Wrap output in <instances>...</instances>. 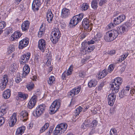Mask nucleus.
Instances as JSON below:
<instances>
[{
  "instance_id": "obj_1",
  "label": "nucleus",
  "mask_w": 135,
  "mask_h": 135,
  "mask_svg": "<svg viewBox=\"0 0 135 135\" xmlns=\"http://www.w3.org/2000/svg\"><path fill=\"white\" fill-rule=\"evenodd\" d=\"M122 82V79L120 77L116 78L110 83L111 87L113 93H116L119 91V86Z\"/></svg>"
},
{
  "instance_id": "obj_39",
  "label": "nucleus",
  "mask_w": 135,
  "mask_h": 135,
  "mask_svg": "<svg viewBox=\"0 0 135 135\" xmlns=\"http://www.w3.org/2000/svg\"><path fill=\"white\" fill-rule=\"evenodd\" d=\"M55 81V78L54 76H51L48 80V83L49 84L51 85L52 84L54 83Z\"/></svg>"
},
{
  "instance_id": "obj_40",
  "label": "nucleus",
  "mask_w": 135,
  "mask_h": 135,
  "mask_svg": "<svg viewBox=\"0 0 135 135\" xmlns=\"http://www.w3.org/2000/svg\"><path fill=\"white\" fill-rule=\"evenodd\" d=\"M128 94L125 92L124 90H122L121 92L119 93V97L120 98H122L124 97L125 96L127 95Z\"/></svg>"
},
{
  "instance_id": "obj_56",
  "label": "nucleus",
  "mask_w": 135,
  "mask_h": 135,
  "mask_svg": "<svg viewBox=\"0 0 135 135\" xmlns=\"http://www.w3.org/2000/svg\"><path fill=\"white\" fill-rule=\"evenodd\" d=\"M44 33V32L43 31H39L38 34V36L39 37H41Z\"/></svg>"
},
{
  "instance_id": "obj_14",
  "label": "nucleus",
  "mask_w": 135,
  "mask_h": 135,
  "mask_svg": "<svg viewBox=\"0 0 135 135\" xmlns=\"http://www.w3.org/2000/svg\"><path fill=\"white\" fill-rule=\"evenodd\" d=\"M16 114L14 113L12 116L10 117V120L9 121V126L11 127L13 126L17 121Z\"/></svg>"
},
{
  "instance_id": "obj_8",
  "label": "nucleus",
  "mask_w": 135,
  "mask_h": 135,
  "mask_svg": "<svg viewBox=\"0 0 135 135\" xmlns=\"http://www.w3.org/2000/svg\"><path fill=\"white\" fill-rule=\"evenodd\" d=\"M30 54V52H28L22 55L20 59H21L20 64H24L27 62L29 59Z\"/></svg>"
},
{
  "instance_id": "obj_33",
  "label": "nucleus",
  "mask_w": 135,
  "mask_h": 135,
  "mask_svg": "<svg viewBox=\"0 0 135 135\" xmlns=\"http://www.w3.org/2000/svg\"><path fill=\"white\" fill-rule=\"evenodd\" d=\"M18 97L23 100H25L28 97V95L26 94L19 92L18 94Z\"/></svg>"
},
{
  "instance_id": "obj_35",
  "label": "nucleus",
  "mask_w": 135,
  "mask_h": 135,
  "mask_svg": "<svg viewBox=\"0 0 135 135\" xmlns=\"http://www.w3.org/2000/svg\"><path fill=\"white\" fill-rule=\"evenodd\" d=\"M62 133V132H61V131L60 129L59 128L57 127V126H56L55 129L54 130L53 132L54 135H59Z\"/></svg>"
},
{
  "instance_id": "obj_3",
  "label": "nucleus",
  "mask_w": 135,
  "mask_h": 135,
  "mask_svg": "<svg viewBox=\"0 0 135 135\" xmlns=\"http://www.w3.org/2000/svg\"><path fill=\"white\" fill-rule=\"evenodd\" d=\"M83 13L79 14L74 16L70 20L69 23L70 27L73 28L80 22L83 18Z\"/></svg>"
},
{
  "instance_id": "obj_21",
  "label": "nucleus",
  "mask_w": 135,
  "mask_h": 135,
  "mask_svg": "<svg viewBox=\"0 0 135 135\" xmlns=\"http://www.w3.org/2000/svg\"><path fill=\"white\" fill-rule=\"evenodd\" d=\"M30 23L28 21H25L22 23L21 26L22 30L25 31H27L29 27Z\"/></svg>"
},
{
  "instance_id": "obj_11",
  "label": "nucleus",
  "mask_w": 135,
  "mask_h": 135,
  "mask_svg": "<svg viewBox=\"0 0 135 135\" xmlns=\"http://www.w3.org/2000/svg\"><path fill=\"white\" fill-rule=\"evenodd\" d=\"M125 19L126 16L125 15H121L114 20V23L115 25L119 24L123 21Z\"/></svg>"
},
{
  "instance_id": "obj_47",
  "label": "nucleus",
  "mask_w": 135,
  "mask_h": 135,
  "mask_svg": "<svg viewBox=\"0 0 135 135\" xmlns=\"http://www.w3.org/2000/svg\"><path fill=\"white\" fill-rule=\"evenodd\" d=\"M129 53L128 52H127L125 54H124L121 56L120 58L122 60H124L127 57Z\"/></svg>"
},
{
  "instance_id": "obj_38",
  "label": "nucleus",
  "mask_w": 135,
  "mask_h": 135,
  "mask_svg": "<svg viewBox=\"0 0 135 135\" xmlns=\"http://www.w3.org/2000/svg\"><path fill=\"white\" fill-rule=\"evenodd\" d=\"M98 124V121L96 120H94L92 121L90 125V128H91L92 130L94 129Z\"/></svg>"
},
{
  "instance_id": "obj_13",
  "label": "nucleus",
  "mask_w": 135,
  "mask_h": 135,
  "mask_svg": "<svg viewBox=\"0 0 135 135\" xmlns=\"http://www.w3.org/2000/svg\"><path fill=\"white\" fill-rule=\"evenodd\" d=\"M70 15V10L66 8H65L62 10L61 17L63 18H66L69 16Z\"/></svg>"
},
{
  "instance_id": "obj_24",
  "label": "nucleus",
  "mask_w": 135,
  "mask_h": 135,
  "mask_svg": "<svg viewBox=\"0 0 135 135\" xmlns=\"http://www.w3.org/2000/svg\"><path fill=\"white\" fill-rule=\"evenodd\" d=\"M53 17V15L51 11H49L47 12L46 19L49 23L51 22Z\"/></svg>"
},
{
  "instance_id": "obj_48",
  "label": "nucleus",
  "mask_w": 135,
  "mask_h": 135,
  "mask_svg": "<svg viewBox=\"0 0 135 135\" xmlns=\"http://www.w3.org/2000/svg\"><path fill=\"white\" fill-rule=\"evenodd\" d=\"M12 28L9 27L7 28L6 32L7 34L8 35L10 33H12Z\"/></svg>"
},
{
  "instance_id": "obj_59",
  "label": "nucleus",
  "mask_w": 135,
  "mask_h": 135,
  "mask_svg": "<svg viewBox=\"0 0 135 135\" xmlns=\"http://www.w3.org/2000/svg\"><path fill=\"white\" fill-rule=\"evenodd\" d=\"M108 27L109 28L111 29L113 28L114 27V25L112 23H111L108 25Z\"/></svg>"
},
{
  "instance_id": "obj_27",
  "label": "nucleus",
  "mask_w": 135,
  "mask_h": 135,
  "mask_svg": "<svg viewBox=\"0 0 135 135\" xmlns=\"http://www.w3.org/2000/svg\"><path fill=\"white\" fill-rule=\"evenodd\" d=\"M82 24L85 29H87L89 28V25L88 20L87 18L84 19L82 22Z\"/></svg>"
},
{
  "instance_id": "obj_60",
  "label": "nucleus",
  "mask_w": 135,
  "mask_h": 135,
  "mask_svg": "<svg viewBox=\"0 0 135 135\" xmlns=\"http://www.w3.org/2000/svg\"><path fill=\"white\" fill-rule=\"evenodd\" d=\"M94 41L93 40H90L87 43L88 44H94Z\"/></svg>"
},
{
  "instance_id": "obj_19",
  "label": "nucleus",
  "mask_w": 135,
  "mask_h": 135,
  "mask_svg": "<svg viewBox=\"0 0 135 135\" xmlns=\"http://www.w3.org/2000/svg\"><path fill=\"white\" fill-rule=\"evenodd\" d=\"M29 42L27 40L23 39L21 40L19 42V47L20 49H22L23 48L27 46Z\"/></svg>"
},
{
  "instance_id": "obj_50",
  "label": "nucleus",
  "mask_w": 135,
  "mask_h": 135,
  "mask_svg": "<svg viewBox=\"0 0 135 135\" xmlns=\"http://www.w3.org/2000/svg\"><path fill=\"white\" fill-rule=\"evenodd\" d=\"M104 86V83L103 82L101 83L100 85L98 86L97 89L99 90L100 91L102 89L103 87Z\"/></svg>"
},
{
  "instance_id": "obj_61",
  "label": "nucleus",
  "mask_w": 135,
  "mask_h": 135,
  "mask_svg": "<svg viewBox=\"0 0 135 135\" xmlns=\"http://www.w3.org/2000/svg\"><path fill=\"white\" fill-rule=\"evenodd\" d=\"M54 128V127L53 126L51 127H50V129L48 131H49L50 132V133H51L52 132V131L53 129Z\"/></svg>"
},
{
  "instance_id": "obj_46",
  "label": "nucleus",
  "mask_w": 135,
  "mask_h": 135,
  "mask_svg": "<svg viewBox=\"0 0 135 135\" xmlns=\"http://www.w3.org/2000/svg\"><path fill=\"white\" fill-rule=\"evenodd\" d=\"M8 53H12L14 50V48L13 46L11 45L9 46V47L8 48Z\"/></svg>"
},
{
  "instance_id": "obj_29",
  "label": "nucleus",
  "mask_w": 135,
  "mask_h": 135,
  "mask_svg": "<svg viewBox=\"0 0 135 135\" xmlns=\"http://www.w3.org/2000/svg\"><path fill=\"white\" fill-rule=\"evenodd\" d=\"M11 95V90L9 89H7L4 91L3 94V97L4 98L8 99L9 98Z\"/></svg>"
},
{
  "instance_id": "obj_22",
  "label": "nucleus",
  "mask_w": 135,
  "mask_h": 135,
  "mask_svg": "<svg viewBox=\"0 0 135 135\" xmlns=\"http://www.w3.org/2000/svg\"><path fill=\"white\" fill-rule=\"evenodd\" d=\"M88 120H85L84 123L82 124L81 128L83 130H86L90 127V124L88 122Z\"/></svg>"
},
{
  "instance_id": "obj_20",
  "label": "nucleus",
  "mask_w": 135,
  "mask_h": 135,
  "mask_svg": "<svg viewBox=\"0 0 135 135\" xmlns=\"http://www.w3.org/2000/svg\"><path fill=\"white\" fill-rule=\"evenodd\" d=\"M23 72L22 74V77L25 78L30 71V68L28 65L26 64L23 69Z\"/></svg>"
},
{
  "instance_id": "obj_37",
  "label": "nucleus",
  "mask_w": 135,
  "mask_h": 135,
  "mask_svg": "<svg viewBox=\"0 0 135 135\" xmlns=\"http://www.w3.org/2000/svg\"><path fill=\"white\" fill-rule=\"evenodd\" d=\"M17 68V66L15 63L11 64L9 68V70L12 72L15 71Z\"/></svg>"
},
{
  "instance_id": "obj_30",
  "label": "nucleus",
  "mask_w": 135,
  "mask_h": 135,
  "mask_svg": "<svg viewBox=\"0 0 135 135\" xmlns=\"http://www.w3.org/2000/svg\"><path fill=\"white\" fill-rule=\"evenodd\" d=\"M108 74V73L107 71V69H105L103 70L102 72L99 73V74L98 78L100 79L103 78L105 77Z\"/></svg>"
},
{
  "instance_id": "obj_10",
  "label": "nucleus",
  "mask_w": 135,
  "mask_h": 135,
  "mask_svg": "<svg viewBox=\"0 0 135 135\" xmlns=\"http://www.w3.org/2000/svg\"><path fill=\"white\" fill-rule=\"evenodd\" d=\"M8 82L7 76V75H3V78L1 79V83L0 84V87L1 89H4L6 87Z\"/></svg>"
},
{
  "instance_id": "obj_42",
  "label": "nucleus",
  "mask_w": 135,
  "mask_h": 135,
  "mask_svg": "<svg viewBox=\"0 0 135 135\" xmlns=\"http://www.w3.org/2000/svg\"><path fill=\"white\" fill-rule=\"evenodd\" d=\"M89 7L87 3H84L81 5V8L83 11H85Z\"/></svg>"
},
{
  "instance_id": "obj_62",
  "label": "nucleus",
  "mask_w": 135,
  "mask_h": 135,
  "mask_svg": "<svg viewBox=\"0 0 135 135\" xmlns=\"http://www.w3.org/2000/svg\"><path fill=\"white\" fill-rule=\"evenodd\" d=\"M115 51L114 50H112L109 52V54L111 55L114 54H115Z\"/></svg>"
},
{
  "instance_id": "obj_15",
  "label": "nucleus",
  "mask_w": 135,
  "mask_h": 135,
  "mask_svg": "<svg viewBox=\"0 0 135 135\" xmlns=\"http://www.w3.org/2000/svg\"><path fill=\"white\" fill-rule=\"evenodd\" d=\"M114 93L109 94L108 97V104L110 106L113 105L115 100L116 95Z\"/></svg>"
},
{
  "instance_id": "obj_6",
  "label": "nucleus",
  "mask_w": 135,
  "mask_h": 135,
  "mask_svg": "<svg viewBox=\"0 0 135 135\" xmlns=\"http://www.w3.org/2000/svg\"><path fill=\"white\" fill-rule=\"evenodd\" d=\"M128 25L127 23L123 24L122 26L117 27L115 29L118 34H122L127 32L128 30Z\"/></svg>"
},
{
  "instance_id": "obj_26",
  "label": "nucleus",
  "mask_w": 135,
  "mask_h": 135,
  "mask_svg": "<svg viewBox=\"0 0 135 135\" xmlns=\"http://www.w3.org/2000/svg\"><path fill=\"white\" fill-rule=\"evenodd\" d=\"M83 108L80 106H79L78 108H77L75 111V114H74V115H75L76 117L78 118L79 117V116L80 113L82 111ZM81 116V115L80 114V116Z\"/></svg>"
},
{
  "instance_id": "obj_31",
  "label": "nucleus",
  "mask_w": 135,
  "mask_h": 135,
  "mask_svg": "<svg viewBox=\"0 0 135 135\" xmlns=\"http://www.w3.org/2000/svg\"><path fill=\"white\" fill-rule=\"evenodd\" d=\"M6 108L4 105L2 106L0 108V117H1L6 113Z\"/></svg>"
},
{
  "instance_id": "obj_57",
  "label": "nucleus",
  "mask_w": 135,
  "mask_h": 135,
  "mask_svg": "<svg viewBox=\"0 0 135 135\" xmlns=\"http://www.w3.org/2000/svg\"><path fill=\"white\" fill-rule=\"evenodd\" d=\"M40 58L39 56L37 55L36 54L35 55V56L34 58V60L36 62H38V59Z\"/></svg>"
},
{
  "instance_id": "obj_9",
  "label": "nucleus",
  "mask_w": 135,
  "mask_h": 135,
  "mask_svg": "<svg viewBox=\"0 0 135 135\" xmlns=\"http://www.w3.org/2000/svg\"><path fill=\"white\" fill-rule=\"evenodd\" d=\"M37 97L36 95H34L30 99L28 103V107L30 109L33 108L36 104Z\"/></svg>"
},
{
  "instance_id": "obj_5",
  "label": "nucleus",
  "mask_w": 135,
  "mask_h": 135,
  "mask_svg": "<svg viewBox=\"0 0 135 135\" xmlns=\"http://www.w3.org/2000/svg\"><path fill=\"white\" fill-rule=\"evenodd\" d=\"M60 105V100L54 101L50 106V110L51 114L55 113L59 109Z\"/></svg>"
},
{
  "instance_id": "obj_52",
  "label": "nucleus",
  "mask_w": 135,
  "mask_h": 135,
  "mask_svg": "<svg viewBox=\"0 0 135 135\" xmlns=\"http://www.w3.org/2000/svg\"><path fill=\"white\" fill-rule=\"evenodd\" d=\"M129 87L126 86L122 90H124L125 92L128 95L129 93Z\"/></svg>"
},
{
  "instance_id": "obj_36",
  "label": "nucleus",
  "mask_w": 135,
  "mask_h": 135,
  "mask_svg": "<svg viewBox=\"0 0 135 135\" xmlns=\"http://www.w3.org/2000/svg\"><path fill=\"white\" fill-rule=\"evenodd\" d=\"M34 86V84L33 82H31L26 85V87L27 89L29 91H31L32 90Z\"/></svg>"
},
{
  "instance_id": "obj_51",
  "label": "nucleus",
  "mask_w": 135,
  "mask_h": 135,
  "mask_svg": "<svg viewBox=\"0 0 135 135\" xmlns=\"http://www.w3.org/2000/svg\"><path fill=\"white\" fill-rule=\"evenodd\" d=\"M4 118L0 117V126H2L4 123Z\"/></svg>"
},
{
  "instance_id": "obj_7",
  "label": "nucleus",
  "mask_w": 135,
  "mask_h": 135,
  "mask_svg": "<svg viewBox=\"0 0 135 135\" xmlns=\"http://www.w3.org/2000/svg\"><path fill=\"white\" fill-rule=\"evenodd\" d=\"M59 32L55 31L53 33V36H52L51 37V40L53 44H56L59 41L60 37V34L59 32V30H58Z\"/></svg>"
},
{
  "instance_id": "obj_45",
  "label": "nucleus",
  "mask_w": 135,
  "mask_h": 135,
  "mask_svg": "<svg viewBox=\"0 0 135 135\" xmlns=\"http://www.w3.org/2000/svg\"><path fill=\"white\" fill-rule=\"evenodd\" d=\"M6 22L3 21H2L0 22V30H2L6 26Z\"/></svg>"
},
{
  "instance_id": "obj_25",
  "label": "nucleus",
  "mask_w": 135,
  "mask_h": 135,
  "mask_svg": "<svg viewBox=\"0 0 135 135\" xmlns=\"http://www.w3.org/2000/svg\"><path fill=\"white\" fill-rule=\"evenodd\" d=\"M57 126L62 133L66 131L67 127V125L66 123H61L57 125Z\"/></svg>"
},
{
  "instance_id": "obj_23",
  "label": "nucleus",
  "mask_w": 135,
  "mask_h": 135,
  "mask_svg": "<svg viewBox=\"0 0 135 135\" xmlns=\"http://www.w3.org/2000/svg\"><path fill=\"white\" fill-rule=\"evenodd\" d=\"M25 129V128L24 126L18 128L16 130V135H22L24 133Z\"/></svg>"
},
{
  "instance_id": "obj_54",
  "label": "nucleus",
  "mask_w": 135,
  "mask_h": 135,
  "mask_svg": "<svg viewBox=\"0 0 135 135\" xmlns=\"http://www.w3.org/2000/svg\"><path fill=\"white\" fill-rule=\"evenodd\" d=\"M22 80V78L21 77H17L15 81L16 83H18L21 81Z\"/></svg>"
},
{
  "instance_id": "obj_28",
  "label": "nucleus",
  "mask_w": 135,
  "mask_h": 135,
  "mask_svg": "<svg viewBox=\"0 0 135 135\" xmlns=\"http://www.w3.org/2000/svg\"><path fill=\"white\" fill-rule=\"evenodd\" d=\"M97 81L95 80L92 79L88 83V85L89 88L92 87H95L97 85Z\"/></svg>"
},
{
  "instance_id": "obj_44",
  "label": "nucleus",
  "mask_w": 135,
  "mask_h": 135,
  "mask_svg": "<svg viewBox=\"0 0 135 135\" xmlns=\"http://www.w3.org/2000/svg\"><path fill=\"white\" fill-rule=\"evenodd\" d=\"M110 135H117V131L115 129L113 128L111 129L110 132Z\"/></svg>"
},
{
  "instance_id": "obj_18",
  "label": "nucleus",
  "mask_w": 135,
  "mask_h": 135,
  "mask_svg": "<svg viewBox=\"0 0 135 135\" xmlns=\"http://www.w3.org/2000/svg\"><path fill=\"white\" fill-rule=\"evenodd\" d=\"M21 120L23 122H25L28 119V114L26 111H22L20 113Z\"/></svg>"
},
{
  "instance_id": "obj_2",
  "label": "nucleus",
  "mask_w": 135,
  "mask_h": 135,
  "mask_svg": "<svg viewBox=\"0 0 135 135\" xmlns=\"http://www.w3.org/2000/svg\"><path fill=\"white\" fill-rule=\"evenodd\" d=\"M118 36L117 32L115 29L107 32L105 34L104 39L107 42H110L115 39Z\"/></svg>"
},
{
  "instance_id": "obj_12",
  "label": "nucleus",
  "mask_w": 135,
  "mask_h": 135,
  "mask_svg": "<svg viewBox=\"0 0 135 135\" xmlns=\"http://www.w3.org/2000/svg\"><path fill=\"white\" fill-rule=\"evenodd\" d=\"M41 5L40 0H34L32 4V8L34 11H37Z\"/></svg>"
},
{
  "instance_id": "obj_41",
  "label": "nucleus",
  "mask_w": 135,
  "mask_h": 135,
  "mask_svg": "<svg viewBox=\"0 0 135 135\" xmlns=\"http://www.w3.org/2000/svg\"><path fill=\"white\" fill-rule=\"evenodd\" d=\"M73 68V65H71L70 66L66 73V74L67 75H69L72 74Z\"/></svg>"
},
{
  "instance_id": "obj_55",
  "label": "nucleus",
  "mask_w": 135,
  "mask_h": 135,
  "mask_svg": "<svg viewBox=\"0 0 135 135\" xmlns=\"http://www.w3.org/2000/svg\"><path fill=\"white\" fill-rule=\"evenodd\" d=\"M85 75V72H82L79 73V76L81 77H84Z\"/></svg>"
},
{
  "instance_id": "obj_4",
  "label": "nucleus",
  "mask_w": 135,
  "mask_h": 135,
  "mask_svg": "<svg viewBox=\"0 0 135 135\" xmlns=\"http://www.w3.org/2000/svg\"><path fill=\"white\" fill-rule=\"evenodd\" d=\"M45 106L42 104L38 105L33 111V114L34 116L37 117L42 115L45 110Z\"/></svg>"
},
{
  "instance_id": "obj_34",
  "label": "nucleus",
  "mask_w": 135,
  "mask_h": 135,
  "mask_svg": "<svg viewBox=\"0 0 135 135\" xmlns=\"http://www.w3.org/2000/svg\"><path fill=\"white\" fill-rule=\"evenodd\" d=\"M99 0H93L91 2V6L93 9H96L98 7L97 3Z\"/></svg>"
},
{
  "instance_id": "obj_43",
  "label": "nucleus",
  "mask_w": 135,
  "mask_h": 135,
  "mask_svg": "<svg viewBox=\"0 0 135 135\" xmlns=\"http://www.w3.org/2000/svg\"><path fill=\"white\" fill-rule=\"evenodd\" d=\"M114 68V66L113 65H110L108 67V68L107 69V71L108 73V72L111 73L113 70Z\"/></svg>"
},
{
  "instance_id": "obj_53",
  "label": "nucleus",
  "mask_w": 135,
  "mask_h": 135,
  "mask_svg": "<svg viewBox=\"0 0 135 135\" xmlns=\"http://www.w3.org/2000/svg\"><path fill=\"white\" fill-rule=\"evenodd\" d=\"M95 48V46H90L88 47V52H91L93 51Z\"/></svg>"
},
{
  "instance_id": "obj_17",
  "label": "nucleus",
  "mask_w": 135,
  "mask_h": 135,
  "mask_svg": "<svg viewBox=\"0 0 135 135\" xmlns=\"http://www.w3.org/2000/svg\"><path fill=\"white\" fill-rule=\"evenodd\" d=\"M81 88L78 87L77 88H75L70 91V92L69 93L68 95L70 97H73L75 95L77 94L80 91Z\"/></svg>"
},
{
  "instance_id": "obj_64",
  "label": "nucleus",
  "mask_w": 135,
  "mask_h": 135,
  "mask_svg": "<svg viewBox=\"0 0 135 135\" xmlns=\"http://www.w3.org/2000/svg\"><path fill=\"white\" fill-rule=\"evenodd\" d=\"M45 130H46V129L43 128L42 127L40 130V132L41 133H42Z\"/></svg>"
},
{
  "instance_id": "obj_58",
  "label": "nucleus",
  "mask_w": 135,
  "mask_h": 135,
  "mask_svg": "<svg viewBox=\"0 0 135 135\" xmlns=\"http://www.w3.org/2000/svg\"><path fill=\"white\" fill-rule=\"evenodd\" d=\"M49 123H46L42 127L43 128L46 129L49 126Z\"/></svg>"
},
{
  "instance_id": "obj_49",
  "label": "nucleus",
  "mask_w": 135,
  "mask_h": 135,
  "mask_svg": "<svg viewBox=\"0 0 135 135\" xmlns=\"http://www.w3.org/2000/svg\"><path fill=\"white\" fill-rule=\"evenodd\" d=\"M107 2V0H100L99 2V5L100 6H102L103 4L106 3Z\"/></svg>"
},
{
  "instance_id": "obj_32",
  "label": "nucleus",
  "mask_w": 135,
  "mask_h": 135,
  "mask_svg": "<svg viewBox=\"0 0 135 135\" xmlns=\"http://www.w3.org/2000/svg\"><path fill=\"white\" fill-rule=\"evenodd\" d=\"M22 35V34L20 32H15L12 35V37L13 38L14 40H16L17 38H19Z\"/></svg>"
},
{
  "instance_id": "obj_16",
  "label": "nucleus",
  "mask_w": 135,
  "mask_h": 135,
  "mask_svg": "<svg viewBox=\"0 0 135 135\" xmlns=\"http://www.w3.org/2000/svg\"><path fill=\"white\" fill-rule=\"evenodd\" d=\"M46 44L45 41L42 39L39 40L38 42L39 49L42 51L44 52L46 49Z\"/></svg>"
},
{
  "instance_id": "obj_63",
  "label": "nucleus",
  "mask_w": 135,
  "mask_h": 135,
  "mask_svg": "<svg viewBox=\"0 0 135 135\" xmlns=\"http://www.w3.org/2000/svg\"><path fill=\"white\" fill-rule=\"evenodd\" d=\"M66 73L65 72H64L62 75V78L64 79L65 77L66 76Z\"/></svg>"
}]
</instances>
